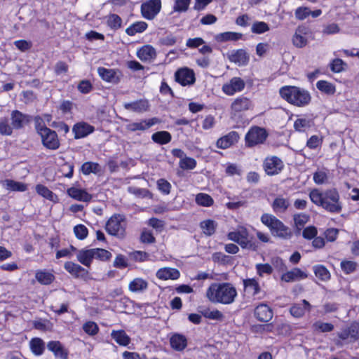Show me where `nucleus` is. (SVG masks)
Listing matches in <instances>:
<instances>
[{
    "instance_id": "obj_1",
    "label": "nucleus",
    "mask_w": 359,
    "mask_h": 359,
    "mask_svg": "<svg viewBox=\"0 0 359 359\" xmlns=\"http://www.w3.org/2000/svg\"><path fill=\"white\" fill-rule=\"evenodd\" d=\"M237 294L236 287L227 282L212 283L205 292V296L210 302L222 304L233 303Z\"/></svg>"
},
{
    "instance_id": "obj_2",
    "label": "nucleus",
    "mask_w": 359,
    "mask_h": 359,
    "mask_svg": "<svg viewBox=\"0 0 359 359\" xmlns=\"http://www.w3.org/2000/svg\"><path fill=\"white\" fill-rule=\"evenodd\" d=\"M280 97L291 104L299 107L308 105L311 100L309 92L297 86H285L279 90Z\"/></svg>"
},
{
    "instance_id": "obj_3",
    "label": "nucleus",
    "mask_w": 359,
    "mask_h": 359,
    "mask_svg": "<svg viewBox=\"0 0 359 359\" xmlns=\"http://www.w3.org/2000/svg\"><path fill=\"white\" fill-rule=\"evenodd\" d=\"M35 129L41 137L42 144L50 150H56L60 146V142L57 133L48 128L43 123V121L39 116L34 118Z\"/></svg>"
},
{
    "instance_id": "obj_4",
    "label": "nucleus",
    "mask_w": 359,
    "mask_h": 359,
    "mask_svg": "<svg viewBox=\"0 0 359 359\" xmlns=\"http://www.w3.org/2000/svg\"><path fill=\"white\" fill-rule=\"evenodd\" d=\"M260 220L269 229L273 236L283 239L291 238L292 233L290 228L274 215L264 213L261 216Z\"/></svg>"
},
{
    "instance_id": "obj_5",
    "label": "nucleus",
    "mask_w": 359,
    "mask_h": 359,
    "mask_svg": "<svg viewBox=\"0 0 359 359\" xmlns=\"http://www.w3.org/2000/svg\"><path fill=\"white\" fill-rule=\"evenodd\" d=\"M227 238L229 240L237 243L243 249L255 251L258 248L257 244L252 241V236H250L248 231L244 227L229 232Z\"/></svg>"
},
{
    "instance_id": "obj_6",
    "label": "nucleus",
    "mask_w": 359,
    "mask_h": 359,
    "mask_svg": "<svg viewBox=\"0 0 359 359\" xmlns=\"http://www.w3.org/2000/svg\"><path fill=\"white\" fill-rule=\"evenodd\" d=\"M339 194L336 189L325 191L322 208L331 213H339L342 209Z\"/></svg>"
},
{
    "instance_id": "obj_7",
    "label": "nucleus",
    "mask_w": 359,
    "mask_h": 359,
    "mask_svg": "<svg viewBox=\"0 0 359 359\" xmlns=\"http://www.w3.org/2000/svg\"><path fill=\"white\" fill-rule=\"evenodd\" d=\"M126 229V222L123 215H114L110 217L106 224L107 231L118 237H123Z\"/></svg>"
},
{
    "instance_id": "obj_8",
    "label": "nucleus",
    "mask_w": 359,
    "mask_h": 359,
    "mask_svg": "<svg viewBox=\"0 0 359 359\" xmlns=\"http://www.w3.org/2000/svg\"><path fill=\"white\" fill-rule=\"evenodd\" d=\"M267 135L265 129L258 126L252 127L245 135V144L248 147L262 144L266 139Z\"/></svg>"
},
{
    "instance_id": "obj_9",
    "label": "nucleus",
    "mask_w": 359,
    "mask_h": 359,
    "mask_svg": "<svg viewBox=\"0 0 359 359\" xmlns=\"http://www.w3.org/2000/svg\"><path fill=\"white\" fill-rule=\"evenodd\" d=\"M264 170L268 175L279 174L284 168L283 161L276 156L266 157L263 163Z\"/></svg>"
},
{
    "instance_id": "obj_10",
    "label": "nucleus",
    "mask_w": 359,
    "mask_h": 359,
    "mask_svg": "<svg viewBox=\"0 0 359 359\" xmlns=\"http://www.w3.org/2000/svg\"><path fill=\"white\" fill-rule=\"evenodd\" d=\"M161 8V0H149L141 6L142 16L147 20H153Z\"/></svg>"
},
{
    "instance_id": "obj_11",
    "label": "nucleus",
    "mask_w": 359,
    "mask_h": 359,
    "mask_svg": "<svg viewBox=\"0 0 359 359\" xmlns=\"http://www.w3.org/2000/svg\"><path fill=\"white\" fill-rule=\"evenodd\" d=\"M337 336L341 340L348 339L351 342L358 341L359 339V323H352L348 327L338 332Z\"/></svg>"
},
{
    "instance_id": "obj_12",
    "label": "nucleus",
    "mask_w": 359,
    "mask_h": 359,
    "mask_svg": "<svg viewBox=\"0 0 359 359\" xmlns=\"http://www.w3.org/2000/svg\"><path fill=\"white\" fill-rule=\"evenodd\" d=\"M245 86L244 81L240 77H233L228 83L222 86V91L227 95H233L242 91Z\"/></svg>"
},
{
    "instance_id": "obj_13",
    "label": "nucleus",
    "mask_w": 359,
    "mask_h": 359,
    "mask_svg": "<svg viewBox=\"0 0 359 359\" xmlns=\"http://www.w3.org/2000/svg\"><path fill=\"white\" fill-rule=\"evenodd\" d=\"M175 81L182 86L191 85L195 82V74L193 70L184 67L178 69L175 74Z\"/></svg>"
},
{
    "instance_id": "obj_14",
    "label": "nucleus",
    "mask_w": 359,
    "mask_h": 359,
    "mask_svg": "<svg viewBox=\"0 0 359 359\" xmlns=\"http://www.w3.org/2000/svg\"><path fill=\"white\" fill-rule=\"evenodd\" d=\"M97 73L104 81L114 83H118L121 77L120 71L114 69L99 67Z\"/></svg>"
},
{
    "instance_id": "obj_15",
    "label": "nucleus",
    "mask_w": 359,
    "mask_h": 359,
    "mask_svg": "<svg viewBox=\"0 0 359 359\" xmlns=\"http://www.w3.org/2000/svg\"><path fill=\"white\" fill-rule=\"evenodd\" d=\"M64 268L69 273L76 278H85L88 275V271L86 269L73 262H65Z\"/></svg>"
},
{
    "instance_id": "obj_16",
    "label": "nucleus",
    "mask_w": 359,
    "mask_h": 359,
    "mask_svg": "<svg viewBox=\"0 0 359 359\" xmlns=\"http://www.w3.org/2000/svg\"><path fill=\"white\" fill-rule=\"evenodd\" d=\"M11 118L12 127L15 129L23 128L31 120V117L29 115L24 114L18 110L13 111Z\"/></svg>"
},
{
    "instance_id": "obj_17",
    "label": "nucleus",
    "mask_w": 359,
    "mask_h": 359,
    "mask_svg": "<svg viewBox=\"0 0 359 359\" xmlns=\"http://www.w3.org/2000/svg\"><path fill=\"white\" fill-rule=\"evenodd\" d=\"M239 135L236 131H231L227 135L219 138L216 142V145L220 149H227L238 141Z\"/></svg>"
},
{
    "instance_id": "obj_18",
    "label": "nucleus",
    "mask_w": 359,
    "mask_h": 359,
    "mask_svg": "<svg viewBox=\"0 0 359 359\" xmlns=\"http://www.w3.org/2000/svg\"><path fill=\"white\" fill-rule=\"evenodd\" d=\"M137 56L142 62H151L156 57V51L152 46L144 45L137 50Z\"/></svg>"
},
{
    "instance_id": "obj_19",
    "label": "nucleus",
    "mask_w": 359,
    "mask_h": 359,
    "mask_svg": "<svg viewBox=\"0 0 359 359\" xmlns=\"http://www.w3.org/2000/svg\"><path fill=\"white\" fill-rule=\"evenodd\" d=\"M72 131L75 139H80L92 133L94 131V127L87 123L79 122L74 126Z\"/></svg>"
},
{
    "instance_id": "obj_20",
    "label": "nucleus",
    "mask_w": 359,
    "mask_h": 359,
    "mask_svg": "<svg viewBox=\"0 0 359 359\" xmlns=\"http://www.w3.org/2000/svg\"><path fill=\"white\" fill-rule=\"evenodd\" d=\"M48 349L53 352L55 357L68 359V351L58 341H50L47 344Z\"/></svg>"
},
{
    "instance_id": "obj_21",
    "label": "nucleus",
    "mask_w": 359,
    "mask_h": 359,
    "mask_svg": "<svg viewBox=\"0 0 359 359\" xmlns=\"http://www.w3.org/2000/svg\"><path fill=\"white\" fill-rule=\"evenodd\" d=\"M255 316L261 322H269L273 317V311L266 304H261L255 308Z\"/></svg>"
},
{
    "instance_id": "obj_22",
    "label": "nucleus",
    "mask_w": 359,
    "mask_h": 359,
    "mask_svg": "<svg viewBox=\"0 0 359 359\" xmlns=\"http://www.w3.org/2000/svg\"><path fill=\"white\" fill-rule=\"evenodd\" d=\"M170 344L172 349L177 351H182L187 346V339L182 334L173 333L170 338Z\"/></svg>"
},
{
    "instance_id": "obj_23",
    "label": "nucleus",
    "mask_w": 359,
    "mask_h": 359,
    "mask_svg": "<svg viewBox=\"0 0 359 359\" xmlns=\"http://www.w3.org/2000/svg\"><path fill=\"white\" fill-rule=\"evenodd\" d=\"M306 277V273L302 271L300 269L294 268L291 271L283 273L281 276V280L289 283L305 279Z\"/></svg>"
},
{
    "instance_id": "obj_24",
    "label": "nucleus",
    "mask_w": 359,
    "mask_h": 359,
    "mask_svg": "<svg viewBox=\"0 0 359 359\" xmlns=\"http://www.w3.org/2000/svg\"><path fill=\"white\" fill-rule=\"evenodd\" d=\"M158 279L166 280L168 279L177 280L180 276V271L174 268L164 267L158 269L156 273Z\"/></svg>"
},
{
    "instance_id": "obj_25",
    "label": "nucleus",
    "mask_w": 359,
    "mask_h": 359,
    "mask_svg": "<svg viewBox=\"0 0 359 359\" xmlns=\"http://www.w3.org/2000/svg\"><path fill=\"white\" fill-rule=\"evenodd\" d=\"M229 59L231 62L238 64V65H246L249 62L250 57L245 50L239 49L233 51L229 55Z\"/></svg>"
},
{
    "instance_id": "obj_26",
    "label": "nucleus",
    "mask_w": 359,
    "mask_h": 359,
    "mask_svg": "<svg viewBox=\"0 0 359 359\" xmlns=\"http://www.w3.org/2000/svg\"><path fill=\"white\" fill-rule=\"evenodd\" d=\"M155 123L156 121H154V118L142 120L140 122L129 123L126 126V128L127 130L130 132H135L137 130L144 131L151 127L155 124Z\"/></svg>"
},
{
    "instance_id": "obj_27",
    "label": "nucleus",
    "mask_w": 359,
    "mask_h": 359,
    "mask_svg": "<svg viewBox=\"0 0 359 359\" xmlns=\"http://www.w3.org/2000/svg\"><path fill=\"white\" fill-rule=\"evenodd\" d=\"M67 194L72 198L79 201L89 202L92 199L91 194H88L83 189L76 187H71L68 189Z\"/></svg>"
},
{
    "instance_id": "obj_28",
    "label": "nucleus",
    "mask_w": 359,
    "mask_h": 359,
    "mask_svg": "<svg viewBox=\"0 0 359 359\" xmlns=\"http://www.w3.org/2000/svg\"><path fill=\"white\" fill-rule=\"evenodd\" d=\"M251 101L245 97H239L232 102L231 108L234 113L246 111L250 108Z\"/></svg>"
},
{
    "instance_id": "obj_29",
    "label": "nucleus",
    "mask_w": 359,
    "mask_h": 359,
    "mask_svg": "<svg viewBox=\"0 0 359 359\" xmlns=\"http://www.w3.org/2000/svg\"><path fill=\"white\" fill-rule=\"evenodd\" d=\"M111 337L121 346H127L131 341L130 337L123 330H112Z\"/></svg>"
},
{
    "instance_id": "obj_30",
    "label": "nucleus",
    "mask_w": 359,
    "mask_h": 359,
    "mask_svg": "<svg viewBox=\"0 0 359 359\" xmlns=\"http://www.w3.org/2000/svg\"><path fill=\"white\" fill-rule=\"evenodd\" d=\"M124 108L134 112L141 113L147 111L149 104L147 100H140L132 102H127L123 104Z\"/></svg>"
},
{
    "instance_id": "obj_31",
    "label": "nucleus",
    "mask_w": 359,
    "mask_h": 359,
    "mask_svg": "<svg viewBox=\"0 0 359 359\" xmlns=\"http://www.w3.org/2000/svg\"><path fill=\"white\" fill-rule=\"evenodd\" d=\"M311 305L308 301L302 300V304H295L290 309L291 315L295 318H300L304 316L305 311H309Z\"/></svg>"
},
{
    "instance_id": "obj_32",
    "label": "nucleus",
    "mask_w": 359,
    "mask_h": 359,
    "mask_svg": "<svg viewBox=\"0 0 359 359\" xmlns=\"http://www.w3.org/2000/svg\"><path fill=\"white\" fill-rule=\"evenodd\" d=\"M77 260L83 265L89 267L93 259V249H82L76 255Z\"/></svg>"
},
{
    "instance_id": "obj_33",
    "label": "nucleus",
    "mask_w": 359,
    "mask_h": 359,
    "mask_svg": "<svg viewBox=\"0 0 359 359\" xmlns=\"http://www.w3.org/2000/svg\"><path fill=\"white\" fill-rule=\"evenodd\" d=\"M35 278L41 285H50L54 280L55 276L46 270H38L35 273Z\"/></svg>"
},
{
    "instance_id": "obj_34",
    "label": "nucleus",
    "mask_w": 359,
    "mask_h": 359,
    "mask_svg": "<svg viewBox=\"0 0 359 359\" xmlns=\"http://www.w3.org/2000/svg\"><path fill=\"white\" fill-rule=\"evenodd\" d=\"M243 285L245 291L250 295L254 296L259 292V285L255 278L243 280Z\"/></svg>"
},
{
    "instance_id": "obj_35",
    "label": "nucleus",
    "mask_w": 359,
    "mask_h": 359,
    "mask_svg": "<svg viewBox=\"0 0 359 359\" xmlns=\"http://www.w3.org/2000/svg\"><path fill=\"white\" fill-rule=\"evenodd\" d=\"M102 171L100 165L95 162H86L81 166V172L85 175H88L91 173L97 175L100 174Z\"/></svg>"
},
{
    "instance_id": "obj_36",
    "label": "nucleus",
    "mask_w": 359,
    "mask_h": 359,
    "mask_svg": "<svg viewBox=\"0 0 359 359\" xmlns=\"http://www.w3.org/2000/svg\"><path fill=\"white\" fill-rule=\"evenodd\" d=\"M304 28L298 27L292 36V43L297 48H303L307 44V39L304 36Z\"/></svg>"
},
{
    "instance_id": "obj_37",
    "label": "nucleus",
    "mask_w": 359,
    "mask_h": 359,
    "mask_svg": "<svg viewBox=\"0 0 359 359\" xmlns=\"http://www.w3.org/2000/svg\"><path fill=\"white\" fill-rule=\"evenodd\" d=\"M148 25L145 22L143 21H138L135 22L131 25H130L128 28L126 29V33L129 36H134L137 33H142L144 32Z\"/></svg>"
},
{
    "instance_id": "obj_38",
    "label": "nucleus",
    "mask_w": 359,
    "mask_h": 359,
    "mask_svg": "<svg viewBox=\"0 0 359 359\" xmlns=\"http://www.w3.org/2000/svg\"><path fill=\"white\" fill-rule=\"evenodd\" d=\"M29 346L32 352L36 355H41L45 350V344L43 341L38 337L33 338L29 342Z\"/></svg>"
},
{
    "instance_id": "obj_39",
    "label": "nucleus",
    "mask_w": 359,
    "mask_h": 359,
    "mask_svg": "<svg viewBox=\"0 0 359 359\" xmlns=\"http://www.w3.org/2000/svg\"><path fill=\"white\" fill-rule=\"evenodd\" d=\"M172 136L168 131H158L151 135V140L159 144H165L171 141Z\"/></svg>"
},
{
    "instance_id": "obj_40",
    "label": "nucleus",
    "mask_w": 359,
    "mask_h": 359,
    "mask_svg": "<svg viewBox=\"0 0 359 359\" xmlns=\"http://www.w3.org/2000/svg\"><path fill=\"white\" fill-rule=\"evenodd\" d=\"M290 205L288 199L277 197L272 203V208L276 212H285Z\"/></svg>"
},
{
    "instance_id": "obj_41",
    "label": "nucleus",
    "mask_w": 359,
    "mask_h": 359,
    "mask_svg": "<svg viewBox=\"0 0 359 359\" xmlns=\"http://www.w3.org/2000/svg\"><path fill=\"white\" fill-rule=\"evenodd\" d=\"M147 286L148 283L145 280L140 278H136L129 283L128 287L131 292H139L146 290Z\"/></svg>"
},
{
    "instance_id": "obj_42",
    "label": "nucleus",
    "mask_w": 359,
    "mask_h": 359,
    "mask_svg": "<svg viewBox=\"0 0 359 359\" xmlns=\"http://www.w3.org/2000/svg\"><path fill=\"white\" fill-rule=\"evenodd\" d=\"M243 36L241 33L233 32H226L217 34L215 37L216 40L219 42L227 41H238Z\"/></svg>"
},
{
    "instance_id": "obj_43",
    "label": "nucleus",
    "mask_w": 359,
    "mask_h": 359,
    "mask_svg": "<svg viewBox=\"0 0 359 359\" xmlns=\"http://www.w3.org/2000/svg\"><path fill=\"white\" fill-rule=\"evenodd\" d=\"M313 272L317 278L323 281H327L330 278V273L325 266L318 264L313 266Z\"/></svg>"
},
{
    "instance_id": "obj_44",
    "label": "nucleus",
    "mask_w": 359,
    "mask_h": 359,
    "mask_svg": "<svg viewBox=\"0 0 359 359\" xmlns=\"http://www.w3.org/2000/svg\"><path fill=\"white\" fill-rule=\"evenodd\" d=\"M4 184L8 190L11 191H25L27 190V185L25 184L12 180H5Z\"/></svg>"
},
{
    "instance_id": "obj_45",
    "label": "nucleus",
    "mask_w": 359,
    "mask_h": 359,
    "mask_svg": "<svg viewBox=\"0 0 359 359\" xmlns=\"http://www.w3.org/2000/svg\"><path fill=\"white\" fill-rule=\"evenodd\" d=\"M107 24L110 29L117 30L121 27L122 19L116 14H110L107 17Z\"/></svg>"
},
{
    "instance_id": "obj_46",
    "label": "nucleus",
    "mask_w": 359,
    "mask_h": 359,
    "mask_svg": "<svg viewBox=\"0 0 359 359\" xmlns=\"http://www.w3.org/2000/svg\"><path fill=\"white\" fill-rule=\"evenodd\" d=\"M316 87L320 91L328 95L334 94L336 90L332 83L324 80L318 81L316 83Z\"/></svg>"
},
{
    "instance_id": "obj_47",
    "label": "nucleus",
    "mask_w": 359,
    "mask_h": 359,
    "mask_svg": "<svg viewBox=\"0 0 359 359\" xmlns=\"http://www.w3.org/2000/svg\"><path fill=\"white\" fill-rule=\"evenodd\" d=\"M196 203L201 206L210 207L213 204L214 201L208 194L200 193L196 196Z\"/></svg>"
},
{
    "instance_id": "obj_48",
    "label": "nucleus",
    "mask_w": 359,
    "mask_h": 359,
    "mask_svg": "<svg viewBox=\"0 0 359 359\" xmlns=\"http://www.w3.org/2000/svg\"><path fill=\"white\" fill-rule=\"evenodd\" d=\"M201 227L205 235L211 236L215 231L217 224L213 220L208 219L201 222Z\"/></svg>"
},
{
    "instance_id": "obj_49",
    "label": "nucleus",
    "mask_w": 359,
    "mask_h": 359,
    "mask_svg": "<svg viewBox=\"0 0 359 359\" xmlns=\"http://www.w3.org/2000/svg\"><path fill=\"white\" fill-rule=\"evenodd\" d=\"M330 66L332 72L334 73H339L346 69L347 64L341 59L336 58L332 60Z\"/></svg>"
},
{
    "instance_id": "obj_50",
    "label": "nucleus",
    "mask_w": 359,
    "mask_h": 359,
    "mask_svg": "<svg viewBox=\"0 0 359 359\" xmlns=\"http://www.w3.org/2000/svg\"><path fill=\"white\" fill-rule=\"evenodd\" d=\"M325 192H320L318 189H313L309 194L311 201L318 206H322Z\"/></svg>"
},
{
    "instance_id": "obj_51",
    "label": "nucleus",
    "mask_w": 359,
    "mask_h": 359,
    "mask_svg": "<svg viewBox=\"0 0 359 359\" xmlns=\"http://www.w3.org/2000/svg\"><path fill=\"white\" fill-rule=\"evenodd\" d=\"M36 191L37 194L43 198L50 200L51 201H54L55 195L54 194L48 189L46 187L42 184H38L36 187Z\"/></svg>"
},
{
    "instance_id": "obj_52",
    "label": "nucleus",
    "mask_w": 359,
    "mask_h": 359,
    "mask_svg": "<svg viewBox=\"0 0 359 359\" xmlns=\"http://www.w3.org/2000/svg\"><path fill=\"white\" fill-rule=\"evenodd\" d=\"M93 259H98L101 261H107L111 257L110 252L102 248H93Z\"/></svg>"
},
{
    "instance_id": "obj_53",
    "label": "nucleus",
    "mask_w": 359,
    "mask_h": 359,
    "mask_svg": "<svg viewBox=\"0 0 359 359\" xmlns=\"http://www.w3.org/2000/svg\"><path fill=\"white\" fill-rule=\"evenodd\" d=\"M196 166V161L191 157L185 156L180 161V167L184 170H193Z\"/></svg>"
},
{
    "instance_id": "obj_54",
    "label": "nucleus",
    "mask_w": 359,
    "mask_h": 359,
    "mask_svg": "<svg viewBox=\"0 0 359 359\" xmlns=\"http://www.w3.org/2000/svg\"><path fill=\"white\" fill-rule=\"evenodd\" d=\"M269 30V27L264 22H255L251 27L252 32L257 34H263Z\"/></svg>"
},
{
    "instance_id": "obj_55",
    "label": "nucleus",
    "mask_w": 359,
    "mask_h": 359,
    "mask_svg": "<svg viewBox=\"0 0 359 359\" xmlns=\"http://www.w3.org/2000/svg\"><path fill=\"white\" fill-rule=\"evenodd\" d=\"M309 219V216L305 213H298L294 215V222L297 228L301 229Z\"/></svg>"
},
{
    "instance_id": "obj_56",
    "label": "nucleus",
    "mask_w": 359,
    "mask_h": 359,
    "mask_svg": "<svg viewBox=\"0 0 359 359\" xmlns=\"http://www.w3.org/2000/svg\"><path fill=\"white\" fill-rule=\"evenodd\" d=\"M191 0H176L173 6L175 12H185L188 10Z\"/></svg>"
},
{
    "instance_id": "obj_57",
    "label": "nucleus",
    "mask_w": 359,
    "mask_h": 359,
    "mask_svg": "<svg viewBox=\"0 0 359 359\" xmlns=\"http://www.w3.org/2000/svg\"><path fill=\"white\" fill-rule=\"evenodd\" d=\"M311 126V121L306 118H297L294 123V128L297 131L302 132Z\"/></svg>"
},
{
    "instance_id": "obj_58",
    "label": "nucleus",
    "mask_w": 359,
    "mask_h": 359,
    "mask_svg": "<svg viewBox=\"0 0 359 359\" xmlns=\"http://www.w3.org/2000/svg\"><path fill=\"white\" fill-rule=\"evenodd\" d=\"M74 233L79 240H83L88 236V229L83 224H78L74 227Z\"/></svg>"
},
{
    "instance_id": "obj_59",
    "label": "nucleus",
    "mask_w": 359,
    "mask_h": 359,
    "mask_svg": "<svg viewBox=\"0 0 359 359\" xmlns=\"http://www.w3.org/2000/svg\"><path fill=\"white\" fill-rule=\"evenodd\" d=\"M255 269L259 276H263L264 274H271L273 272L272 266L269 264H257Z\"/></svg>"
},
{
    "instance_id": "obj_60",
    "label": "nucleus",
    "mask_w": 359,
    "mask_h": 359,
    "mask_svg": "<svg viewBox=\"0 0 359 359\" xmlns=\"http://www.w3.org/2000/svg\"><path fill=\"white\" fill-rule=\"evenodd\" d=\"M340 265L342 271L346 274L353 273L357 266V264L355 262L348 260L342 261Z\"/></svg>"
},
{
    "instance_id": "obj_61",
    "label": "nucleus",
    "mask_w": 359,
    "mask_h": 359,
    "mask_svg": "<svg viewBox=\"0 0 359 359\" xmlns=\"http://www.w3.org/2000/svg\"><path fill=\"white\" fill-rule=\"evenodd\" d=\"M226 174L228 176L241 175L242 170L241 168L234 163H228L225 169Z\"/></svg>"
},
{
    "instance_id": "obj_62",
    "label": "nucleus",
    "mask_w": 359,
    "mask_h": 359,
    "mask_svg": "<svg viewBox=\"0 0 359 359\" xmlns=\"http://www.w3.org/2000/svg\"><path fill=\"white\" fill-rule=\"evenodd\" d=\"M203 316L207 318L217 320H222L224 318L223 313L217 309L205 311Z\"/></svg>"
},
{
    "instance_id": "obj_63",
    "label": "nucleus",
    "mask_w": 359,
    "mask_h": 359,
    "mask_svg": "<svg viewBox=\"0 0 359 359\" xmlns=\"http://www.w3.org/2000/svg\"><path fill=\"white\" fill-rule=\"evenodd\" d=\"M313 327L316 330L322 332H329L334 330V325L329 323H323L317 321L313 324Z\"/></svg>"
},
{
    "instance_id": "obj_64",
    "label": "nucleus",
    "mask_w": 359,
    "mask_h": 359,
    "mask_svg": "<svg viewBox=\"0 0 359 359\" xmlns=\"http://www.w3.org/2000/svg\"><path fill=\"white\" fill-rule=\"evenodd\" d=\"M83 329L89 335H95L97 333L99 328L97 325L92 321H88L83 325Z\"/></svg>"
}]
</instances>
